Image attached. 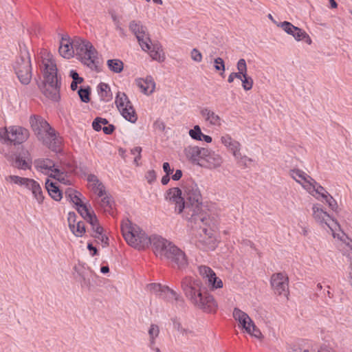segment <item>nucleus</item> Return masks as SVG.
<instances>
[{"label":"nucleus","instance_id":"52","mask_svg":"<svg viewBox=\"0 0 352 352\" xmlns=\"http://www.w3.org/2000/svg\"><path fill=\"white\" fill-rule=\"evenodd\" d=\"M214 68L217 71H221L223 72L225 71V63L223 60L221 58H217L214 60Z\"/></svg>","mask_w":352,"mask_h":352},{"label":"nucleus","instance_id":"60","mask_svg":"<svg viewBox=\"0 0 352 352\" xmlns=\"http://www.w3.org/2000/svg\"><path fill=\"white\" fill-rule=\"evenodd\" d=\"M114 129H115V127H114V126H113V125H112V124H109V126H104V127H102L101 130H102V131H103V132H104L105 134L109 135V134H111V133L113 131Z\"/></svg>","mask_w":352,"mask_h":352},{"label":"nucleus","instance_id":"27","mask_svg":"<svg viewBox=\"0 0 352 352\" xmlns=\"http://www.w3.org/2000/svg\"><path fill=\"white\" fill-rule=\"evenodd\" d=\"M34 165L38 170L50 176L56 167L54 162L48 158L36 160L34 162Z\"/></svg>","mask_w":352,"mask_h":352},{"label":"nucleus","instance_id":"5","mask_svg":"<svg viewBox=\"0 0 352 352\" xmlns=\"http://www.w3.org/2000/svg\"><path fill=\"white\" fill-rule=\"evenodd\" d=\"M44 78L42 92L48 98L54 101L60 99V77L57 75V67L51 58H44L42 61Z\"/></svg>","mask_w":352,"mask_h":352},{"label":"nucleus","instance_id":"56","mask_svg":"<svg viewBox=\"0 0 352 352\" xmlns=\"http://www.w3.org/2000/svg\"><path fill=\"white\" fill-rule=\"evenodd\" d=\"M69 76L73 79L72 81H76L78 83H82L83 82V78L80 77L78 74L75 70L70 71Z\"/></svg>","mask_w":352,"mask_h":352},{"label":"nucleus","instance_id":"20","mask_svg":"<svg viewBox=\"0 0 352 352\" xmlns=\"http://www.w3.org/2000/svg\"><path fill=\"white\" fill-rule=\"evenodd\" d=\"M311 195L317 199L327 203L332 210L336 211L337 210V201L321 185L317 187L316 191H314V194Z\"/></svg>","mask_w":352,"mask_h":352},{"label":"nucleus","instance_id":"53","mask_svg":"<svg viewBox=\"0 0 352 352\" xmlns=\"http://www.w3.org/2000/svg\"><path fill=\"white\" fill-rule=\"evenodd\" d=\"M297 37H298L297 41L305 40V43H307L308 45L311 44V42H312L311 38L308 35V34L306 32H305L304 30H302V32H300V34L297 35Z\"/></svg>","mask_w":352,"mask_h":352},{"label":"nucleus","instance_id":"58","mask_svg":"<svg viewBox=\"0 0 352 352\" xmlns=\"http://www.w3.org/2000/svg\"><path fill=\"white\" fill-rule=\"evenodd\" d=\"M67 221H68L69 229H71V226L76 224V214L74 212H69Z\"/></svg>","mask_w":352,"mask_h":352},{"label":"nucleus","instance_id":"47","mask_svg":"<svg viewBox=\"0 0 352 352\" xmlns=\"http://www.w3.org/2000/svg\"><path fill=\"white\" fill-rule=\"evenodd\" d=\"M189 135L194 140H201L203 133H201L199 126L195 125L192 129L189 131Z\"/></svg>","mask_w":352,"mask_h":352},{"label":"nucleus","instance_id":"64","mask_svg":"<svg viewBox=\"0 0 352 352\" xmlns=\"http://www.w3.org/2000/svg\"><path fill=\"white\" fill-rule=\"evenodd\" d=\"M349 279L351 285H352V262L350 263L349 271Z\"/></svg>","mask_w":352,"mask_h":352},{"label":"nucleus","instance_id":"2","mask_svg":"<svg viewBox=\"0 0 352 352\" xmlns=\"http://www.w3.org/2000/svg\"><path fill=\"white\" fill-rule=\"evenodd\" d=\"M184 190L187 218L200 228L201 224L210 226V219L202 211V197L197 184L192 180L187 181Z\"/></svg>","mask_w":352,"mask_h":352},{"label":"nucleus","instance_id":"44","mask_svg":"<svg viewBox=\"0 0 352 352\" xmlns=\"http://www.w3.org/2000/svg\"><path fill=\"white\" fill-rule=\"evenodd\" d=\"M78 96L83 102H89L90 100L89 95H90V87H87V88H80L78 91Z\"/></svg>","mask_w":352,"mask_h":352},{"label":"nucleus","instance_id":"22","mask_svg":"<svg viewBox=\"0 0 352 352\" xmlns=\"http://www.w3.org/2000/svg\"><path fill=\"white\" fill-rule=\"evenodd\" d=\"M223 162L222 157L214 151L207 148V153L203 160V165L208 168L219 167Z\"/></svg>","mask_w":352,"mask_h":352},{"label":"nucleus","instance_id":"16","mask_svg":"<svg viewBox=\"0 0 352 352\" xmlns=\"http://www.w3.org/2000/svg\"><path fill=\"white\" fill-rule=\"evenodd\" d=\"M271 285L276 294L287 296L289 289L287 276L282 272L274 274L271 278Z\"/></svg>","mask_w":352,"mask_h":352},{"label":"nucleus","instance_id":"13","mask_svg":"<svg viewBox=\"0 0 352 352\" xmlns=\"http://www.w3.org/2000/svg\"><path fill=\"white\" fill-rule=\"evenodd\" d=\"M198 272L211 289L223 287L221 279L217 276L215 272L210 267L206 265H200L198 267Z\"/></svg>","mask_w":352,"mask_h":352},{"label":"nucleus","instance_id":"62","mask_svg":"<svg viewBox=\"0 0 352 352\" xmlns=\"http://www.w3.org/2000/svg\"><path fill=\"white\" fill-rule=\"evenodd\" d=\"M182 177V172L181 170H177L174 175L172 176V179L174 181H178Z\"/></svg>","mask_w":352,"mask_h":352},{"label":"nucleus","instance_id":"15","mask_svg":"<svg viewBox=\"0 0 352 352\" xmlns=\"http://www.w3.org/2000/svg\"><path fill=\"white\" fill-rule=\"evenodd\" d=\"M182 193V190L179 188H172L165 195V199L170 204H175V210L179 214L183 211L186 213L185 201Z\"/></svg>","mask_w":352,"mask_h":352},{"label":"nucleus","instance_id":"3","mask_svg":"<svg viewBox=\"0 0 352 352\" xmlns=\"http://www.w3.org/2000/svg\"><path fill=\"white\" fill-rule=\"evenodd\" d=\"M157 256L170 261L178 268H184L188 265L185 253L170 241L159 235L150 236V244Z\"/></svg>","mask_w":352,"mask_h":352},{"label":"nucleus","instance_id":"46","mask_svg":"<svg viewBox=\"0 0 352 352\" xmlns=\"http://www.w3.org/2000/svg\"><path fill=\"white\" fill-rule=\"evenodd\" d=\"M251 336L254 337L258 339H261L263 338V334L260 329L255 325L253 320L250 325V332H247Z\"/></svg>","mask_w":352,"mask_h":352},{"label":"nucleus","instance_id":"25","mask_svg":"<svg viewBox=\"0 0 352 352\" xmlns=\"http://www.w3.org/2000/svg\"><path fill=\"white\" fill-rule=\"evenodd\" d=\"M58 51L60 56L65 58L69 59L73 57L75 48L73 41L71 43L67 36L62 37Z\"/></svg>","mask_w":352,"mask_h":352},{"label":"nucleus","instance_id":"36","mask_svg":"<svg viewBox=\"0 0 352 352\" xmlns=\"http://www.w3.org/2000/svg\"><path fill=\"white\" fill-rule=\"evenodd\" d=\"M29 178L22 177L18 175H10L5 177L6 181L10 184H15L21 187H25Z\"/></svg>","mask_w":352,"mask_h":352},{"label":"nucleus","instance_id":"43","mask_svg":"<svg viewBox=\"0 0 352 352\" xmlns=\"http://www.w3.org/2000/svg\"><path fill=\"white\" fill-rule=\"evenodd\" d=\"M238 79L241 80L242 87L244 90L249 91L252 88L253 83H254L253 79L252 78V77H250L248 74L243 75L241 78H238Z\"/></svg>","mask_w":352,"mask_h":352},{"label":"nucleus","instance_id":"35","mask_svg":"<svg viewBox=\"0 0 352 352\" xmlns=\"http://www.w3.org/2000/svg\"><path fill=\"white\" fill-rule=\"evenodd\" d=\"M65 194L67 199L74 203L76 207L83 204L80 198V193L74 189L67 188L65 190Z\"/></svg>","mask_w":352,"mask_h":352},{"label":"nucleus","instance_id":"8","mask_svg":"<svg viewBox=\"0 0 352 352\" xmlns=\"http://www.w3.org/2000/svg\"><path fill=\"white\" fill-rule=\"evenodd\" d=\"M73 45L80 61L92 70H98L97 52L93 45L87 40L76 38Z\"/></svg>","mask_w":352,"mask_h":352},{"label":"nucleus","instance_id":"45","mask_svg":"<svg viewBox=\"0 0 352 352\" xmlns=\"http://www.w3.org/2000/svg\"><path fill=\"white\" fill-rule=\"evenodd\" d=\"M165 287L159 283H152L148 285V289L151 292L155 294L161 298L162 291H164Z\"/></svg>","mask_w":352,"mask_h":352},{"label":"nucleus","instance_id":"17","mask_svg":"<svg viewBox=\"0 0 352 352\" xmlns=\"http://www.w3.org/2000/svg\"><path fill=\"white\" fill-rule=\"evenodd\" d=\"M184 151L186 158L189 160L199 165H203V160L207 153V148L188 146L184 148Z\"/></svg>","mask_w":352,"mask_h":352},{"label":"nucleus","instance_id":"48","mask_svg":"<svg viewBox=\"0 0 352 352\" xmlns=\"http://www.w3.org/2000/svg\"><path fill=\"white\" fill-rule=\"evenodd\" d=\"M78 212L82 216L83 219H87V217L91 214V211L88 209L87 206L85 204H82L81 205L76 207Z\"/></svg>","mask_w":352,"mask_h":352},{"label":"nucleus","instance_id":"40","mask_svg":"<svg viewBox=\"0 0 352 352\" xmlns=\"http://www.w3.org/2000/svg\"><path fill=\"white\" fill-rule=\"evenodd\" d=\"M109 69L115 73H120L123 70V63L119 59H110L107 60Z\"/></svg>","mask_w":352,"mask_h":352},{"label":"nucleus","instance_id":"32","mask_svg":"<svg viewBox=\"0 0 352 352\" xmlns=\"http://www.w3.org/2000/svg\"><path fill=\"white\" fill-rule=\"evenodd\" d=\"M50 177L56 179L59 182L65 185L71 184V179L69 177L68 173L65 170L58 168L57 166H56L53 169V171L51 173Z\"/></svg>","mask_w":352,"mask_h":352},{"label":"nucleus","instance_id":"14","mask_svg":"<svg viewBox=\"0 0 352 352\" xmlns=\"http://www.w3.org/2000/svg\"><path fill=\"white\" fill-rule=\"evenodd\" d=\"M8 144L14 145L21 144L25 142L29 136V131L20 126H11L8 127Z\"/></svg>","mask_w":352,"mask_h":352},{"label":"nucleus","instance_id":"34","mask_svg":"<svg viewBox=\"0 0 352 352\" xmlns=\"http://www.w3.org/2000/svg\"><path fill=\"white\" fill-rule=\"evenodd\" d=\"M32 161L30 158L23 154H19L15 159L14 165L15 167L22 170L29 169L31 166Z\"/></svg>","mask_w":352,"mask_h":352},{"label":"nucleus","instance_id":"1","mask_svg":"<svg viewBox=\"0 0 352 352\" xmlns=\"http://www.w3.org/2000/svg\"><path fill=\"white\" fill-rule=\"evenodd\" d=\"M181 287L187 300L196 308L207 313L217 310V302L212 295L203 291V283L199 279L186 276L182 280Z\"/></svg>","mask_w":352,"mask_h":352},{"label":"nucleus","instance_id":"30","mask_svg":"<svg viewBox=\"0 0 352 352\" xmlns=\"http://www.w3.org/2000/svg\"><path fill=\"white\" fill-rule=\"evenodd\" d=\"M87 181L91 183L92 190L96 192L98 197H102L106 195L105 188L104 185L99 181L98 177L94 175H89Z\"/></svg>","mask_w":352,"mask_h":352},{"label":"nucleus","instance_id":"12","mask_svg":"<svg viewBox=\"0 0 352 352\" xmlns=\"http://www.w3.org/2000/svg\"><path fill=\"white\" fill-rule=\"evenodd\" d=\"M289 175L311 195L314 194V191L320 185L311 176L300 169L291 170Z\"/></svg>","mask_w":352,"mask_h":352},{"label":"nucleus","instance_id":"41","mask_svg":"<svg viewBox=\"0 0 352 352\" xmlns=\"http://www.w3.org/2000/svg\"><path fill=\"white\" fill-rule=\"evenodd\" d=\"M70 230L76 236H82L85 232V227L84 222L78 221L76 225L71 226Z\"/></svg>","mask_w":352,"mask_h":352},{"label":"nucleus","instance_id":"33","mask_svg":"<svg viewBox=\"0 0 352 352\" xmlns=\"http://www.w3.org/2000/svg\"><path fill=\"white\" fill-rule=\"evenodd\" d=\"M45 187L48 192V194L55 201H60L62 198V193L58 186L56 185V183L50 182L47 179L45 182Z\"/></svg>","mask_w":352,"mask_h":352},{"label":"nucleus","instance_id":"4","mask_svg":"<svg viewBox=\"0 0 352 352\" xmlns=\"http://www.w3.org/2000/svg\"><path fill=\"white\" fill-rule=\"evenodd\" d=\"M129 28L135 36L142 50L148 52L153 60L160 63L165 60L162 45L160 43L151 42L147 28L140 21H131Z\"/></svg>","mask_w":352,"mask_h":352},{"label":"nucleus","instance_id":"28","mask_svg":"<svg viewBox=\"0 0 352 352\" xmlns=\"http://www.w3.org/2000/svg\"><path fill=\"white\" fill-rule=\"evenodd\" d=\"M173 329L181 333L186 338L195 336L194 331L188 326L183 325L180 318L177 317L171 319Z\"/></svg>","mask_w":352,"mask_h":352},{"label":"nucleus","instance_id":"57","mask_svg":"<svg viewBox=\"0 0 352 352\" xmlns=\"http://www.w3.org/2000/svg\"><path fill=\"white\" fill-rule=\"evenodd\" d=\"M103 197L101 199L100 205L102 207L106 208L107 207L111 208V201L109 197L108 196H102Z\"/></svg>","mask_w":352,"mask_h":352},{"label":"nucleus","instance_id":"54","mask_svg":"<svg viewBox=\"0 0 352 352\" xmlns=\"http://www.w3.org/2000/svg\"><path fill=\"white\" fill-rule=\"evenodd\" d=\"M8 127H0V142L3 144H8Z\"/></svg>","mask_w":352,"mask_h":352},{"label":"nucleus","instance_id":"7","mask_svg":"<svg viewBox=\"0 0 352 352\" xmlns=\"http://www.w3.org/2000/svg\"><path fill=\"white\" fill-rule=\"evenodd\" d=\"M121 230L124 239L131 246L139 250L148 247L150 236L138 226L127 220L122 224Z\"/></svg>","mask_w":352,"mask_h":352},{"label":"nucleus","instance_id":"37","mask_svg":"<svg viewBox=\"0 0 352 352\" xmlns=\"http://www.w3.org/2000/svg\"><path fill=\"white\" fill-rule=\"evenodd\" d=\"M99 94L101 99L104 101H109L112 98L109 86L104 82H101L98 85Z\"/></svg>","mask_w":352,"mask_h":352},{"label":"nucleus","instance_id":"59","mask_svg":"<svg viewBox=\"0 0 352 352\" xmlns=\"http://www.w3.org/2000/svg\"><path fill=\"white\" fill-rule=\"evenodd\" d=\"M92 126L94 130L97 131H100L102 129V124L100 122V120L96 118L92 123Z\"/></svg>","mask_w":352,"mask_h":352},{"label":"nucleus","instance_id":"23","mask_svg":"<svg viewBox=\"0 0 352 352\" xmlns=\"http://www.w3.org/2000/svg\"><path fill=\"white\" fill-rule=\"evenodd\" d=\"M24 188L32 192L34 198L38 204H41L43 202V192L38 182L29 178Z\"/></svg>","mask_w":352,"mask_h":352},{"label":"nucleus","instance_id":"6","mask_svg":"<svg viewBox=\"0 0 352 352\" xmlns=\"http://www.w3.org/2000/svg\"><path fill=\"white\" fill-rule=\"evenodd\" d=\"M30 126L39 141L52 150H55L59 143L55 131L48 122L39 116L30 118Z\"/></svg>","mask_w":352,"mask_h":352},{"label":"nucleus","instance_id":"11","mask_svg":"<svg viewBox=\"0 0 352 352\" xmlns=\"http://www.w3.org/2000/svg\"><path fill=\"white\" fill-rule=\"evenodd\" d=\"M115 102L117 108L125 120L131 123H135L137 121L138 116L135 111L124 93L118 92Z\"/></svg>","mask_w":352,"mask_h":352},{"label":"nucleus","instance_id":"18","mask_svg":"<svg viewBox=\"0 0 352 352\" xmlns=\"http://www.w3.org/2000/svg\"><path fill=\"white\" fill-rule=\"evenodd\" d=\"M221 143L232 153L235 159H241V153L240 152L241 145L239 142L234 140L228 133H223L220 138Z\"/></svg>","mask_w":352,"mask_h":352},{"label":"nucleus","instance_id":"61","mask_svg":"<svg viewBox=\"0 0 352 352\" xmlns=\"http://www.w3.org/2000/svg\"><path fill=\"white\" fill-rule=\"evenodd\" d=\"M163 170L166 175H170L173 171V170L170 168V164L168 162H164L163 164Z\"/></svg>","mask_w":352,"mask_h":352},{"label":"nucleus","instance_id":"31","mask_svg":"<svg viewBox=\"0 0 352 352\" xmlns=\"http://www.w3.org/2000/svg\"><path fill=\"white\" fill-rule=\"evenodd\" d=\"M277 26L281 28L287 34L292 36L296 41L298 39L297 35L300 34L302 30L288 21L280 22L277 23Z\"/></svg>","mask_w":352,"mask_h":352},{"label":"nucleus","instance_id":"51","mask_svg":"<svg viewBox=\"0 0 352 352\" xmlns=\"http://www.w3.org/2000/svg\"><path fill=\"white\" fill-rule=\"evenodd\" d=\"M190 57L192 60L197 63H200L202 60L201 53L196 48L192 50L190 52Z\"/></svg>","mask_w":352,"mask_h":352},{"label":"nucleus","instance_id":"24","mask_svg":"<svg viewBox=\"0 0 352 352\" xmlns=\"http://www.w3.org/2000/svg\"><path fill=\"white\" fill-rule=\"evenodd\" d=\"M233 317L245 332H250V325L252 320L246 313L239 308H234L233 310Z\"/></svg>","mask_w":352,"mask_h":352},{"label":"nucleus","instance_id":"38","mask_svg":"<svg viewBox=\"0 0 352 352\" xmlns=\"http://www.w3.org/2000/svg\"><path fill=\"white\" fill-rule=\"evenodd\" d=\"M149 338L148 344H151L156 343V339L158 338L160 334V328L157 324H152L148 331Z\"/></svg>","mask_w":352,"mask_h":352},{"label":"nucleus","instance_id":"63","mask_svg":"<svg viewBox=\"0 0 352 352\" xmlns=\"http://www.w3.org/2000/svg\"><path fill=\"white\" fill-rule=\"evenodd\" d=\"M317 352H336L327 346H322L318 349Z\"/></svg>","mask_w":352,"mask_h":352},{"label":"nucleus","instance_id":"19","mask_svg":"<svg viewBox=\"0 0 352 352\" xmlns=\"http://www.w3.org/2000/svg\"><path fill=\"white\" fill-rule=\"evenodd\" d=\"M318 348L311 341L300 340L287 344V352H317Z\"/></svg>","mask_w":352,"mask_h":352},{"label":"nucleus","instance_id":"49","mask_svg":"<svg viewBox=\"0 0 352 352\" xmlns=\"http://www.w3.org/2000/svg\"><path fill=\"white\" fill-rule=\"evenodd\" d=\"M85 219L91 225L92 229L94 232L96 228H97V226H100L97 217L94 212H91V214Z\"/></svg>","mask_w":352,"mask_h":352},{"label":"nucleus","instance_id":"9","mask_svg":"<svg viewBox=\"0 0 352 352\" xmlns=\"http://www.w3.org/2000/svg\"><path fill=\"white\" fill-rule=\"evenodd\" d=\"M14 69L19 81L23 85H28L32 79V66L26 46L20 47V54L16 59Z\"/></svg>","mask_w":352,"mask_h":352},{"label":"nucleus","instance_id":"29","mask_svg":"<svg viewBox=\"0 0 352 352\" xmlns=\"http://www.w3.org/2000/svg\"><path fill=\"white\" fill-rule=\"evenodd\" d=\"M162 298L166 300L168 302L175 301L178 305L183 306L184 305V300L183 298L177 294L175 291L170 289L166 286L162 291Z\"/></svg>","mask_w":352,"mask_h":352},{"label":"nucleus","instance_id":"26","mask_svg":"<svg viewBox=\"0 0 352 352\" xmlns=\"http://www.w3.org/2000/svg\"><path fill=\"white\" fill-rule=\"evenodd\" d=\"M135 83L142 92L146 95L151 94L155 89V83L151 76H146L145 78H138L135 80Z\"/></svg>","mask_w":352,"mask_h":352},{"label":"nucleus","instance_id":"50","mask_svg":"<svg viewBox=\"0 0 352 352\" xmlns=\"http://www.w3.org/2000/svg\"><path fill=\"white\" fill-rule=\"evenodd\" d=\"M141 152H142V148L140 146L134 147L131 150V153L132 155H134V163L138 166V161L141 159Z\"/></svg>","mask_w":352,"mask_h":352},{"label":"nucleus","instance_id":"10","mask_svg":"<svg viewBox=\"0 0 352 352\" xmlns=\"http://www.w3.org/2000/svg\"><path fill=\"white\" fill-rule=\"evenodd\" d=\"M312 216L317 223L331 233L333 238L340 239V234L336 232L340 227L339 224L322 209L320 204L313 205Z\"/></svg>","mask_w":352,"mask_h":352},{"label":"nucleus","instance_id":"21","mask_svg":"<svg viewBox=\"0 0 352 352\" xmlns=\"http://www.w3.org/2000/svg\"><path fill=\"white\" fill-rule=\"evenodd\" d=\"M200 115L209 126H221L222 124L223 120L221 118L208 107L201 108Z\"/></svg>","mask_w":352,"mask_h":352},{"label":"nucleus","instance_id":"39","mask_svg":"<svg viewBox=\"0 0 352 352\" xmlns=\"http://www.w3.org/2000/svg\"><path fill=\"white\" fill-rule=\"evenodd\" d=\"M236 68L238 72L236 74L232 75L236 76V78H241L243 75L248 74V67L245 59L241 58L239 60L236 64Z\"/></svg>","mask_w":352,"mask_h":352},{"label":"nucleus","instance_id":"55","mask_svg":"<svg viewBox=\"0 0 352 352\" xmlns=\"http://www.w3.org/2000/svg\"><path fill=\"white\" fill-rule=\"evenodd\" d=\"M145 177H146V179L147 180L148 183L152 184L156 179L155 171L153 170H148L146 173Z\"/></svg>","mask_w":352,"mask_h":352},{"label":"nucleus","instance_id":"42","mask_svg":"<svg viewBox=\"0 0 352 352\" xmlns=\"http://www.w3.org/2000/svg\"><path fill=\"white\" fill-rule=\"evenodd\" d=\"M102 231H103V228L101 226H97V228H96V230L94 232L95 234L94 235V236L96 239H97L98 240L100 241L106 246V245H108V244H109V243H108L109 239L107 236H106L105 235H104L102 234Z\"/></svg>","mask_w":352,"mask_h":352}]
</instances>
